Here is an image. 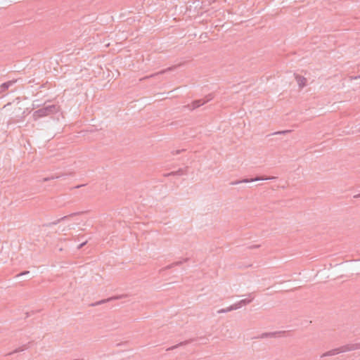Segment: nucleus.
<instances>
[{
    "mask_svg": "<svg viewBox=\"0 0 360 360\" xmlns=\"http://www.w3.org/2000/svg\"><path fill=\"white\" fill-rule=\"evenodd\" d=\"M59 110V107L56 105H49L45 107H43L37 110H35L32 117L34 120H37L38 119L46 116H50L57 113Z\"/></svg>",
    "mask_w": 360,
    "mask_h": 360,
    "instance_id": "1",
    "label": "nucleus"
},
{
    "mask_svg": "<svg viewBox=\"0 0 360 360\" xmlns=\"http://www.w3.org/2000/svg\"><path fill=\"white\" fill-rule=\"evenodd\" d=\"M276 178V176H268V177L257 176L253 179H243L242 180H237L235 181H232L230 183V184L231 185H238L241 183H250V182H253V181H260V180H271V179H275Z\"/></svg>",
    "mask_w": 360,
    "mask_h": 360,
    "instance_id": "2",
    "label": "nucleus"
},
{
    "mask_svg": "<svg viewBox=\"0 0 360 360\" xmlns=\"http://www.w3.org/2000/svg\"><path fill=\"white\" fill-rule=\"evenodd\" d=\"M341 353L351 352L358 349V346H356V343H350L343 346L340 347Z\"/></svg>",
    "mask_w": 360,
    "mask_h": 360,
    "instance_id": "3",
    "label": "nucleus"
},
{
    "mask_svg": "<svg viewBox=\"0 0 360 360\" xmlns=\"http://www.w3.org/2000/svg\"><path fill=\"white\" fill-rule=\"evenodd\" d=\"M340 353H341L340 348L338 347V348L333 349H331L330 351H328V352L323 353L321 356V357L323 358V357H326V356H334V355L338 354Z\"/></svg>",
    "mask_w": 360,
    "mask_h": 360,
    "instance_id": "4",
    "label": "nucleus"
},
{
    "mask_svg": "<svg viewBox=\"0 0 360 360\" xmlns=\"http://www.w3.org/2000/svg\"><path fill=\"white\" fill-rule=\"evenodd\" d=\"M210 99H207V100H202V99H200V100H195L194 101L192 102L191 103V108L192 110L193 109H195L197 108H199L200 106L204 105L205 103H206Z\"/></svg>",
    "mask_w": 360,
    "mask_h": 360,
    "instance_id": "5",
    "label": "nucleus"
},
{
    "mask_svg": "<svg viewBox=\"0 0 360 360\" xmlns=\"http://www.w3.org/2000/svg\"><path fill=\"white\" fill-rule=\"evenodd\" d=\"M296 81L300 88H303L307 83V79L304 77L303 76H300L298 75H295Z\"/></svg>",
    "mask_w": 360,
    "mask_h": 360,
    "instance_id": "6",
    "label": "nucleus"
},
{
    "mask_svg": "<svg viewBox=\"0 0 360 360\" xmlns=\"http://www.w3.org/2000/svg\"><path fill=\"white\" fill-rule=\"evenodd\" d=\"M17 82L16 79H13V80H11V81H8V82H4L3 83L1 86H0V89H1V91H5L6 90H7L11 86H12L13 84H15V82Z\"/></svg>",
    "mask_w": 360,
    "mask_h": 360,
    "instance_id": "7",
    "label": "nucleus"
},
{
    "mask_svg": "<svg viewBox=\"0 0 360 360\" xmlns=\"http://www.w3.org/2000/svg\"><path fill=\"white\" fill-rule=\"evenodd\" d=\"M117 299H119V297H111L108 299H104V300H100L98 302H96L95 303H92L90 305L92 307H95V306H98V305L108 302L111 300H117Z\"/></svg>",
    "mask_w": 360,
    "mask_h": 360,
    "instance_id": "8",
    "label": "nucleus"
},
{
    "mask_svg": "<svg viewBox=\"0 0 360 360\" xmlns=\"http://www.w3.org/2000/svg\"><path fill=\"white\" fill-rule=\"evenodd\" d=\"M192 341H193V340L191 339V340H185L184 342H179L177 345H175L174 346L168 347L166 350L167 351H171V350L175 349H176V348H178V347H181V346L186 345L191 343Z\"/></svg>",
    "mask_w": 360,
    "mask_h": 360,
    "instance_id": "9",
    "label": "nucleus"
},
{
    "mask_svg": "<svg viewBox=\"0 0 360 360\" xmlns=\"http://www.w3.org/2000/svg\"><path fill=\"white\" fill-rule=\"evenodd\" d=\"M281 333H282V332L263 333L260 335L259 338H275L277 335Z\"/></svg>",
    "mask_w": 360,
    "mask_h": 360,
    "instance_id": "10",
    "label": "nucleus"
},
{
    "mask_svg": "<svg viewBox=\"0 0 360 360\" xmlns=\"http://www.w3.org/2000/svg\"><path fill=\"white\" fill-rule=\"evenodd\" d=\"M79 214V213H77V212H75V213H72V214H70V215H68V216H64V217H61V218H60V219H57V220H56V221H53V222L50 223V224H49V226H50V225H56V224H58L59 222H60L61 221H63V220H65V219H68L69 217H73V216H75V215H77V214Z\"/></svg>",
    "mask_w": 360,
    "mask_h": 360,
    "instance_id": "11",
    "label": "nucleus"
},
{
    "mask_svg": "<svg viewBox=\"0 0 360 360\" xmlns=\"http://www.w3.org/2000/svg\"><path fill=\"white\" fill-rule=\"evenodd\" d=\"M173 69H174V68H172H172H167L165 70H161V71H160V72H157L155 74H153V75H150V76H147V77H144L143 79H147V78L153 77H155V75H158L164 74L165 72H167L169 70H173Z\"/></svg>",
    "mask_w": 360,
    "mask_h": 360,
    "instance_id": "12",
    "label": "nucleus"
},
{
    "mask_svg": "<svg viewBox=\"0 0 360 360\" xmlns=\"http://www.w3.org/2000/svg\"><path fill=\"white\" fill-rule=\"evenodd\" d=\"M185 174H186V171L184 169H179L176 172H172L168 174L167 176H169V175H179V176H181V175H184Z\"/></svg>",
    "mask_w": 360,
    "mask_h": 360,
    "instance_id": "13",
    "label": "nucleus"
},
{
    "mask_svg": "<svg viewBox=\"0 0 360 360\" xmlns=\"http://www.w3.org/2000/svg\"><path fill=\"white\" fill-rule=\"evenodd\" d=\"M253 299H254V297H252L250 299H243L239 302H240L241 306H243V305H247V304H250L253 300Z\"/></svg>",
    "mask_w": 360,
    "mask_h": 360,
    "instance_id": "14",
    "label": "nucleus"
},
{
    "mask_svg": "<svg viewBox=\"0 0 360 360\" xmlns=\"http://www.w3.org/2000/svg\"><path fill=\"white\" fill-rule=\"evenodd\" d=\"M230 307H231V311H233V310H236V309H240L242 306H241L240 302H238L231 305Z\"/></svg>",
    "mask_w": 360,
    "mask_h": 360,
    "instance_id": "15",
    "label": "nucleus"
},
{
    "mask_svg": "<svg viewBox=\"0 0 360 360\" xmlns=\"http://www.w3.org/2000/svg\"><path fill=\"white\" fill-rule=\"evenodd\" d=\"M61 176H49V177H46L43 179V181L46 182V181H51V180H53V179H58L60 178Z\"/></svg>",
    "mask_w": 360,
    "mask_h": 360,
    "instance_id": "16",
    "label": "nucleus"
},
{
    "mask_svg": "<svg viewBox=\"0 0 360 360\" xmlns=\"http://www.w3.org/2000/svg\"><path fill=\"white\" fill-rule=\"evenodd\" d=\"M231 311V307H229L227 308L221 309L218 310L217 313L218 314H222V313H226V312H229V311Z\"/></svg>",
    "mask_w": 360,
    "mask_h": 360,
    "instance_id": "17",
    "label": "nucleus"
},
{
    "mask_svg": "<svg viewBox=\"0 0 360 360\" xmlns=\"http://www.w3.org/2000/svg\"><path fill=\"white\" fill-rule=\"evenodd\" d=\"M290 131H291L290 130L279 131L274 132L272 134L273 135H275V134H285L290 133Z\"/></svg>",
    "mask_w": 360,
    "mask_h": 360,
    "instance_id": "18",
    "label": "nucleus"
},
{
    "mask_svg": "<svg viewBox=\"0 0 360 360\" xmlns=\"http://www.w3.org/2000/svg\"><path fill=\"white\" fill-rule=\"evenodd\" d=\"M25 347H19L18 349H15L13 352H11L9 354H12L13 353H17V352H22V351H24L25 350Z\"/></svg>",
    "mask_w": 360,
    "mask_h": 360,
    "instance_id": "19",
    "label": "nucleus"
},
{
    "mask_svg": "<svg viewBox=\"0 0 360 360\" xmlns=\"http://www.w3.org/2000/svg\"><path fill=\"white\" fill-rule=\"evenodd\" d=\"M174 262L169 265H167V266H165V268H163L162 270H167V269H172L173 267H174Z\"/></svg>",
    "mask_w": 360,
    "mask_h": 360,
    "instance_id": "20",
    "label": "nucleus"
},
{
    "mask_svg": "<svg viewBox=\"0 0 360 360\" xmlns=\"http://www.w3.org/2000/svg\"><path fill=\"white\" fill-rule=\"evenodd\" d=\"M87 241H85L82 243H81L78 247H77V249L79 250L81 249L83 246H84L86 244Z\"/></svg>",
    "mask_w": 360,
    "mask_h": 360,
    "instance_id": "21",
    "label": "nucleus"
},
{
    "mask_svg": "<svg viewBox=\"0 0 360 360\" xmlns=\"http://www.w3.org/2000/svg\"><path fill=\"white\" fill-rule=\"evenodd\" d=\"M182 263H183L182 261H178V262H174V264L176 266L181 265Z\"/></svg>",
    "mask_w": 360,
    "mask_h": 360,
    "instance_id": "22",
    "label": "nucleus"
},
{
    "mask_svg": "<svg viewBox=\"0 0 360 360\" xmlns=\"http://www.w3.org/2000/svg\"><path fill=\"white\" fill-rule=\"evenodd\" d=\"M27 274H29V271H27L22 272V273L19 274L18 275V276H22V275H26Z\"/></svg>",
    "mask_w": 360,
    "mask_h": 360,
    "instance_id": "23",
    "label": "nucleus"
},
{
    "mask_svg": "<svg viewBox=\"0 0 360 360\" xmlns=\"http://www.w3.org/2000/svg\"><path fill=\"white\" fill-rule=\"evenodd\" d=\"M179 153H180V150H176L175 152H174V151H173V152H172V154H173V155H176V154H179Z\"/></svg>",
    "mask_w": 360,
    "mask_h": 360,
    "instance_id": "24",
    "label": "nucleus"
},
{
    "mask_svg": "<svg viewBox=\"0 0 360 360\" xmlns=\"http://www.w3.org/2000/svg\"><path fill=\"white\" fill-rule=\"evenodd\" d=\"M354 198H360V193L359 194H357V195H355L354 196Z\"/></svg>",
    "mask_w": 360,
    "mask_h": 360,
    "instance_id": "25",
    "label": "nucleus"
},
{
    "mask_svg": "<svg viewBox=\"0 0 360 360\" xmlns=\"http://www.w3.org/2000/svg\"><path fill=\"white\" fill-rule=\"evenodd\" d=\"M84 185H78L77 186H75V188H81L82 186H83Z\"/></svg>",
    "mask_w": 360,
    "mask_h": 360,
    "instance_id": "26",
    "label": "nucleus"
},
{
    "mask_svg": "<svg viewBox=\"0 0 360 360\" xmlns=\"http://www.w3.org/2000/svg\"><path fill=\"white\" fill-rule=\"evenodd\" d=\"M356 346H358V349H360V342L356 343Z\"/></svg>",
    "mask_w": 360,
    "mask_h": 360,
    "instance_id": "27",
    "label": "nucleus"
},
{
    "mask_svg": "<svg viewBox=\"0 0 360 360\" xmlns=\"http://www.w3.org/2000/svg\"><path fill=\"white\" fill-rule=\"evenodd\" d=\"M357 78H360V76H359V77H353L352 79H356Z\"/></svg>",
    "mask_w": 360,
    "mask_h": 360,
    "instance_id": "28",
    "label": "nucleus"
}]
</instances>
